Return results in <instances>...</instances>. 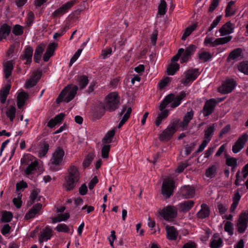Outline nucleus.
Segmentation results:
<instances>
[{"instance_id":"nucleus-29","label":"nucleus","mask_w":248,"mask_h":248,"mask_svg":"<svg viewBox=\"0 0 248 248\" xmlns=\"http://www.w3.org/2000/svg\"><path fill=\"white\" fill-rule=\"evenodd\" d=\"M89 80L88 77L85 75L78 76L77 78V83L80 89L82 90L85 88L88 84Z\"/></svg>"},{"instance_id":"nucleus-8","label":"nucleus","mask_w":248,"mask_h":248,"mask_svg":"<svg viewBox=\"0 0 248 248\" xmlns=\"http://www.w3.org/2000/svg\"><path fill=\"white\" fill-rule=\"evenodd\" d=\"M200 75L198 69L191 68L185 71L183 77L181 80V83L184 85H187L192 83Z\"/></svg>"},{"instance_id":"nucleus-20","label":"nucleus","mask_w":248,"mask_h":248,"mask_svg":"<svg viewBox=\"0 0 248 248\" xmlns=\"http://www.w3.org/2000/svg\"><path fill=\"white\" fill-rule=\"evenodd\" d=\"M216 102L214 99H210L207 100L203 107V113L204 116H207L211 114L216 106Z\"/></svg>"},{"instance_id":"nucleus-12","label":"nucleus","mask_w":248,"mask_h":248,"mask_svg":"<svg viewBox=\"0 0 248 248\" xmlns=\"http://www.w3.org/2000/svg\"><path fill=\"white\" fill-rule=\"evenodd\" d=\"M236 86V83L233 79H227L218 89V92L222 94L231 93Z\"/></svg>"},{"instance_id":"nucleus-55","label":"nucleus","mask_w":248,"mask_h":248,"mask_svg":"<svg viewBox=\"0 0 248 248\" xmlns=\"http://www.w3.org/2000/svg\"><path fill=\"white\" fill-rule=\"evenodd\" d=\"M224 230L229 235H232L233 233L232 223L230 221H227L224 225Z\"/></svg>"},{"instance_id":"nucleus-34","label":"nucleus","mask_w":248,"mask_h":248,"mask_svg":"<svg viewBox=\"0 0 248 248\" xmlns=\"http://www.w3.org/2000/svg\"><path fill=\"white\" fill-rule=\"evenodd\" d=\"M13 69V62L12 61H9L6 62L4 65V74L6 79L9 78L10 76Z\"/></svg>"},{"instance_id":"nucleus-37","label":"nucleus","mask_w":248,"mask_h":248,"mask_svg":"<svg viewBox=\"0 0 248 248\" xmlns=\"http://www.w3.org/2000/svg\"><path fill=\"white\" fill-rule=\"evenodd\" d=\"M11 27L7 24H3L0 28V41L6 38L9 34Z\"/></svg>"},{"instance_id":"nucleus-46","label":"nucleus","mask_w":248,"mask_h":248,"mask_svg":"<svg viewBox=\"0 0 248 248\" xmlns=\"http://www.w3.org/2000/svg\"><path fill=\"white\" fill-rule=\"evenodd\" d=\"M242 50L241 48H236L232 51L229 56V59L232 60L238 59L241 56Z\"/></svg>"},{"instance_id":"nucleus-4","label":"nucleus","mask_w":248,"mask_h":248,"mask_svg":"<svg viewBox=\"0 0 248 248\" xmlns=\"http://www.w3.org/2000/svg\"><path fill=\"white\" fill-rule=\"evenodd\" d=\"M78 89V87L76 85H70L66 86L57 99V103H59L62 101L68 103L71 101L75 96Z\"/></svg>"},{"instance_id":"nucleus-64","label":"nucleus","mask_w":248,"mask_h":248,"mask_svg":"<svg viewBox=\"0 0 248 248\" xmlns=\"http://www.w3.org/2000/svg\"><path fill=\"white\" fill-rule=\"evenodd\" d=\"M196 49V46L195 45H190L184 50V52L191 56Z\"/></svg>"},{"instance_id":"nucleus-53","label":"nucleus","mask_w":248,"mask_h":248,"mask_svg":"<svg viewBox=\"0 0 248 248\" xmlns=\"http://www.w3.org/2000/svg\"><path fill=\"white\" fill-rule=\"evenodd\" d=\"M110 146L109 144L104 143L101 151L102 156L103 158H107L108 157Z\"/></svg>"},{"instance_id":"nucleus-26","label":"nucleus","mask_w":248,"mask_h":248,"mask_svg":"<svg viewBox=\"0 0 248 248\" xmlns=\"http://www.w3.org/2000/svg\"><path fill=\"white\" fill-rule=\"evenodd\" d=\"M194 112L192 110L187 112L184 117L183 121L180 123V126L183 130L186 129L189 122L193 117Z\"/></svg>"},{"instance_id":"nucleus-60","label":"nucleus","mask_w":248,"mask_h":248,"mask_svg":"<svg viewBox=\"0 0 248 248\" xmlns=\"http://www.w3.org/2000/svg\"><path fill=\"white\" fill-rule=\"evenodd\" d=\"M48 150V145L47 144H45L44 146H42L40 151L38 153L39 156L40 157H44L46 153H47Z\"/></svg>"},{"instance_id":"nucleus-7","label":"nucleus","mask_w":248,"mask_h":248,"mask_svg":"<svg viewBox=\"0 0 248 248\" xmlns=\"http://www.w3.org/2000/svg\"><path fill=\"white\" fill-rule=\"evenodd\" d=\"M232 37L228 36L215 39L212 37H206L204 40L203 44L209 47H215L220 45L226 44L231 40Z\"/></svg>"},{"instance_id":"nucleus-57","label":"nucleus","mask_w":248,"mask_h":248,"mask_svg":"<svg viewBox=\"0 0 248 248\" xmlns=\"http://www.w3.org/2000/svg\"><path fill=\"white\" fill-rule=\"evenodd\" d=\"M55 230L58 232H67L69 231V228L66 224L61 223L56 227Z\"/></svg>"},{"instance_id":"nucleus-1","label":"nucleus","mask_w":248,"mask_h":248,"mask_svg":"<svg viewBox=\"0 0 248 248\" xmlns=\"http://www.w3.org/2000/svg\"><path fill=\"white\" fill-rule=\"evenodd\" d=\"M186 95V94L185 92H181L177 95L171 93L165 97L161 101L159 106V109L161 112L158 114L155 120V124L156 126H158L161 124L162 120L168 117L169 111L167 109L164 110L168 105L170 104L171 108H175L181 104Z\"/></svg>"},{"instance_id":"nucleus-16","label":"nucleus","mask_w":248,"mask_h":248,"mask_svg":"<svg viewBox=\"0 0 248 248\" xmlns=\"http://www.w3.org/2000/svg\"><path fill=\"white\" fill-rule=\"evenodd\" d=\"M248 176V163L245 165L241 171H238L236 174V180L235 184L238 186L241 185V182L243 181Z\"/></svg>"},{"instance_id":"nucleus-21","label":"nucleus","mask_w":248,"mask_h":248,"mask_svg":"<svg viewBox=\"0 0 248 248\" xmlns=\"http://www.w3.org/2000/svg\"><path fill=\"white\" fill-rule=\"evenodd\" d=\"M67 177L78 182L80 179V173L78 167L75 165H71L68 169Z\"/></svg>"},{"instance_id":"nucleus-24","label":"nucleus","mask_w":248,"mask_h":248,"mask_svg":"<svg viewBox=\"0 0 248 248\" xmlns=\"http://www.w3.org/2000/svg\"><path fill=\"white\" fill-rule=\"evenodd\" d=\"M57 46L58 44L56 43H52L48 45L43 57L44 62H46L49 60V58L53 55Z\"/></svg>"},{"instance_id":"nucleus-5","label":"nucleus","mask_w":248,"mask_h":248,"mask_svg":"<svg viewBox=\"0 0 248 248\" xmlns=\"http://www.w3.org/2000/svg\"><path fill=\"white\" fill-rule=\"evenodd\" d=\"M120 97L116 92L109 93L106 97L104 109L110 112L115 110L118 108Z\"/></svg>"},{"instance_id":"nucleus-48","label":"nucleus","mask_w":248,"mask_h":248,"mask_svg":"<svg viewBox=\"0 0 248 248\" xmlns=\"http://www.w3.org/2000/svg\"><path fill=\"white\" fill-rule=\"evenodd\" d=\"M196 25L193 24L192 25L186 28L184 31V33L182 37V39L185 40L186 38L196 28Z\"/></svg>"},{"instance_id":"nucleus-22","label":"nucleus","mask_w":248,"mask_h":248,"mask_svg":"<svg viewBox=\"0 0 248 248\" xmlns=\"http://www.w3.org/2000/svg\"><path fill=\"white\" fill-rule=\"evenodd\" d=\"M132 112V108L131 107L127 106H124L123 108V109L120 112V114L121 115H123V117L122 118V119L120 122L119 124V127H121L125 123V122L129 118L130 114Z\"/></svg>"},{"instance_id":"nucleus-47","label":"nucleus","mask_w":248,"mask_h":248,"mask_svg":"<svg viewBox=\"0 0 248 248\" xmlns=\"http://www.w3.org/2000/svg\"><path fill=\"white\" fill-rule=\"evenodd\" d=\"M115 134V130L112 129L109 131L105 137L104 138L103 140L104 143H107L109 144V143L112 141V138L113 137Z\"/></svg>"},{"instance_id":"nucleus-17","label":"nucleus","mask_w":248,"mask_h":248,"mask_svg":"<svg viewBox=\"0 0 248 248\" xmlns=\"http://www.w3.org/2000/svg\"><path fill=\"white\" fill-rule=\"evenodd\" d=\"M41 77V73L38 71H34L29 79H28L25 84L26 89L30 88L36 85L38 80Z\"/></svg>"},{"instance_id":"nucleus-27","label":"nucleus","mask_w":248,"mask_h":248,"mask_svg":"<svg viewBox=\"0 0 248 248\" xmlns=\"http://www.w3.org/2000/svg\"><path fill=\"white\" fill-rule=\"evenodd\" d=\"M10 88L11 85L8 83L5 87L0 91V102L1 104L5 103L7 95L9 93Z\"/></svg>"},{"instance_id":"nucleus-3","label":"nucleus","mask_w":248,"mask_h":248,"mask_svg":"<svg viewBox=\"0 0 248 248\" xmlns=\"http://www.w3.org/2000/svg\"><path fill=\"white\" fill-rule=\"evenodd\" d=\"M21 168L25 169V173L29 175L34 173L37 166V162L36 159L31 154L25 155L21 159Z\"/></svg>"},{"instance_id":"nucleus-13","label":"nucleus","mask_w":248,"mask_h":248,"mask_svg":"<svg viewBox=\"0 0 248 248\" xmlns=\"http://www.w3.org/2000/svg\"><path fill=\"white\" fill-rule=\"evenodd\" d=\"M248 225V213L243 212L240 214L237 222L236 227L238 232L243 233L247 229Z\"/></svg>"},{"instance_id":"nucleus-25","label":"nucleus","mask_w":248,"mask_h":248,"mask_svg":"<svg viewBox=\"0 0 248 248\" xmlns=\"http://www.w3.org/2000/svg\"><path fill=\"white\" fill-rule=\"evenodd\" d=\"M42 204L37 203L35 204L25 215V218L29 219L34 217L42 208Z\"/></svg>"},{"instance_id":"nucleus-2","label":"nucleus","mask_w":248,"mask_h":248,"mask_svg":"<svg viewBox=\"0 0 248 248\" xmlns=\"http://www.w3.org/2000/svg\"><path fill=\"white\" fill-rule=\"evenodd\" d=\"M65 155L64 150L61 147H58L54 151L52 157L48 163L49 169L53 171H58L61 169Z\"/></svg>"},{"instance_id":"nucleus-52","label":"nucleus","mask_w":248,"mask_h":248,"mask_svg":"<svg viewBox=\"0 0 248 248\" xmlns=\"http://www.w3.org/2000/svg\"><path fill=\"white\" fill-rule=\"evenodd\" d=\"M11 227L9 224L6 223L1 226V233L5 237H7L11 232Z\"/></svg>"},{"instance_id":"nucleus-40","label":"nucleus","mask_w":248,"mask_h":248,"mask_svg":"<svg viewBox=\"0 0 248 248\" xmlns=\"http://www.w3.org/2000/svg\"><path fill=\"white\" fill-rule=\"evenodd\" d=\"M194 204L193 201H185L179 204V207L183 212H187L191 209Z\"/></svg>"},{"instance_id":"nucleus-28","label":"nucleus","mask_w":248,"mask_h":248,"mask_svg":"<svg viewBox=\"0 0 248 248\" xmlns=\"http://www.w3.org/2000/svg\"><path fill=\"white\" fill-rule=\"evenodd\" d=\"M45 47L46 46L44 44H41L36 47L34 55V60L36 62H38L40 60Z\"/></svg>"},{"instance_id":"nucleus-41","label":"nucleus","mask_w":248,"mask_h":248,"mask_svg":"<svg viewBox=\"0 0 248 248\" xmlns=\"http://www.w3.org/2000/svg\"><path fill=\"white\" fill-rule=\"evenodd\" d=\"M217 166L215 165L209 167L206 170L205 176L210 178L214 177L217 173Z\"/></svg>"},{"instance_id":"nucleus-36","label":"nucleus","mask_w":248,"mask_h":248,"mask_svg":"<svg viewBox=\"0 0 248 248\" xmlns=\"http://www.w3.org/2000/svg\"><path fill=\"white\" fill-rule=\"evenodd\" d=\"M33 49L32 47L29 46L25 50L22 58L26 60V63L29 64L31 62Z\"/></svg>"},{"instance_id":"nucleus-62","label":"nucleus","mask_w":248,"mask_h":248,"mask_svg":"<svg viewBox=\"0 0 248 248\" xmlns=\"http://www.w3.org/2000/svg\"><path fill=\"white\" fill-rule=\"evenodd\" d=\"M82 49H78L76 53L74 54L73 56L71 58L70 62V65H72L79 58L80 56L81 52H82Z\"/></svg>"},{"instance_id":"nucleus-61","label":"nucleus","mask_w":248,"mask_h":248,"mask_svg":"<svg viewBox=\"0 0 248 248\" xmlns=\"http://www.w3.org/2000/svg\"><path fill=\"white\" fill-rule=\"evenodd\" d=\"M13 32L16 35H19L23 33V27L19 25H16L14 26Z\"/></svg>"},{"instance_id":"nucleus-43","label":"nucleus","mask_w":248,"mask_h":248,"mask_svg":"<svg viewBox=\"0 0 248 248\" xmlns=\"http://www.w3.org/2000/svg\"><path fill=\"white\" fill-rule=\"evenodd\" d=\"M215 130V124L209 125L204 130V138L211 140V137Z\"/></svg>"},{"instance_id":"nucleus-9","label":"nucleus","mask_w":248,"mask_h":248,"mask_svg":"<svg viewBox=\"0 0 248 248\" xmlns=\"http://www.w3.org/2000/svg\"><path fill=\"white\" fill-rule=\"evenodd\" d=\"M177 122L170 123L167 127L160 134L159 138L160 140L168 141L176 131Z\"/></svg>"},{"instance_id":"nucleus-11","label":"nucleus","mask_w":248,"mask_h":248,"mask_svg":"<svg viewBox=\"0 0 248 248\" xmlns=\"http://www.w3.org/2000/svg\"><path fill=\"white\" fill-rule=\"evenodd\" d=\"M248 140V135L244 133L241 135L232 147V151L236 154L239 152L245 146Z\"/></svg>"},{"instance_id":"nucleus-18","label":"nucleus","mask_w":248,"mask_h":248,"mask_svg":"<svg viewBox=\"0 0 248 248\" xmlns=\"http://www.w3.org/2000/svg\"><path fill=\"white\" fill-rule=\"evenodd\" d=\"M181 194L185 199L192 198L195 194V187L191 186H185L181 188Z\"/></svg>"},{"instance_id":"nucleus-32","label":"nucleus","mask_w":248,"mask_h":248,"mask_svg":"<svg viewBox=\"0 0 248 248\" xmlns=\"http://www.w3.org/2000/svg\"><path fill=\"white\" fill-rule=\"evenodd\" d=\"M64 117V115L61 113L57 115L54 118L51 119L48 123L47 126L50 128L54 127L55 125L59 124L62 121Z\"/></svg>"},{"instance_id":"nucleus-39","label":"nucleus","mask_w":248,"mask_h":248,"mask_svg":"<svg viewBox=\"0 0 248 248\" xmlns=\"http://www.w3.org/2000/svg\"><path fill=\"white\" fill-rule=\"evenodd\" d=\"M69 214L68 213L58 214L55 217H51L52 223L55 224L57 222H60L62 221H65L69 218Z\"/></svg>"},{"instance_id":"nucleus-23","label":"nucleus","mask_w":248,"mask_h":248,"mask_svg":"<svg viewBox=\"0 0 248 248\" xmlns=\"http://www.w3.org/2000/svg\"><path fill=\"white\" fill-rule=\"evenodd\" d=\"M223 246V240L220 235L216 233L212 237L210 246L211 248H220Z\"/></svg>"},{"instance_id":"nucleus-15","label":"nucleus","mask_w":248,"mask_h":248,"mask_svg":"<svg viewBox=\"0 0 248 248\" xmlns=\"http://www.w3.org/2000/svg\"><path fill=\"white\" fill-rule=\"evenodd\" d=\"M233 25L230 21L226 22L219 30L218 32L220 33L219 36H223L229 35L233 32ZM217 31L215 33L217 37L219 36L217 34Z\"/></svg>"},{"instance_id":"nucleus-31","label":"nucleus","mask_w":248,"mask_h":248,"mask_svg":"<svg viewBox=\"0 0 248 248\" xmlns=\"http://www.w3.org/2000/svg\"><path fill=\"white\" fill-rule=\"evenodd\" d=\"M197 217L200 218H204L209 215V209L205 203L201 205V209L197 213Z\"/></svg>"},{"instance_id":"nucleus-42","label":"nucleus","mask_w":248,"mask_h":248,"mask_svg":"<svg viewBox=\"0 0 248 248\" xmlns=\"http://www.w3.org/2000/svg\"><path fill=\"white\" fill-rule=\"evenodd\" d=\"M234 3L235 1H231L228 3L225 10L226 16H232L234 14Z\"/></svg>"},{"instance_id":"nucleus-50","label":"nucleus","mask_w":248,"mask_h":248,"mask_svg":"<svg viewBox=\"0 0 248 248\" xmlns=\"http://www.w3.org/2000/svg\"><path fill=\"white\" fill-rule=\"evenodd\" d=\"M226 163L228 166L232 168V170H234L237 166V160L235 158L229 157L226 158Z\"/></svg>"},{"instance_id":"nucleus-63","label":"nucleus","mask_w":248,"mask_h":248,"mask_svg":"<svg viewBox=\"0 0 248 248\" xmlns=\"http://www.w3.org/2000/svg\"><path fill=\"white\" fill-rule=\"evenodd\" d=\"M27 187V184L24 182L23 181H21L20 182L17 183L16 185V189L17 193H21L20 191L21 190H23L25 188Z\"/></svg>"},{"instance_id":"nucleus-54","label":"nucleus","mask_w":248,"mask_h":248,"mask_svg":"<svg viewBox=\"0 0 248 248\" xmlns=\"http://www.w3.org/2000/svg\"><path fill=\"white\" fill-rule=\"evenodd\" d=\"M167 4L164 0H161L159 6L158 13L160 15H164L166 11Z\"/></svg>"},{"instance_id":"nucleus-59","label":"nucleus","mask_w":248,"mask_h":248,"mask_svg":"<svg viewBox=\"0 0 248 248\" xmlns=\"http://www.w3.org/2000/svg\"><path fill=\"white\" fill-rule=\"evenodd\" d=\"M221 18L222 17L221 16H218L215 18V19L214 20L208 29V31H211L217 26L218 23L220 22Z\"/></svg>"},{"instance_id":"nucleus-6","label":"nucleus","mask_w":248,"mask_h":248,"mask_svg":"<svg viewBox=\"0 0 248 248\" xmlns=\"http://www.w3.org/2000/svg\"><path fill=\"white\" fill-rule=\"evenodd\" d=\"M159 215L166 220H171L176 217L177 215V208L172 205H167L158 210Z\"/></svg>"},{"instance_id":"nucleus-56","label":"nucleus","mask_w":248,"mask_h":248,"mask_svg":"<svg viewBox=\"0 0 248 248\" xmlns=\"http://www.w3.org/2000/svg\"><path fill=\"white\" fill-rule=\"evenodd\" d=\"M22 194L21 193H17V195L13 199V202L14 205L17 208H19L22 204L21 197Z\"/></svg>"},{"instance_id":"nucleus-45","label":"nucleus","mask_w":248,"mask_h":248,"mask_svg":"<svg viewBox=\"0 0 248 248\" xmlns=\"http://www.w3.org/2000/svg\"><path fill=\"white\" fill-rule=\"evenodd\" d=\"M16 109L14 106H10L6 111V115L11 122H13L15 117Z\"/></svg>"},{"instance_id":"nucleus-35","label":"nucleus","mask_w":248,"mask_h":248,"mask_svg":"<svg viewBox=\"0 0 248 248\" xmlns=\"http://www.w3.org/2000/svg\"><path fill=\"white\" fill-rule=\"evenodd\" d=\"M28 97V94L25 92L18 93L17 95V106L18 108H20L24 106Z\"/></svg>"},{"instance_id":"nucleus-33","label":"nucleus","mask_w":248,"mask_h":248,"mask_svg":"<svg viewBox=\"0 0 248 248\" xmlns=\"http://www.w3.org/2000/svg\"><path fill=\"white\" fill-rule=\"evenodd\" d=\"M167 238L169 240H175L177 238L178 232L173 226L166 227Z\"/></svg>"},{"instance_id":"nucleus-30","label":"nucleus","mask_w":248,"mask_h":248,"mask_svg":"<svg viewBox=\"0 0 248 248\" xmlns=\"http://www.w3.org/2000/svg\"><path fill=\"white\" fill-rule=\"evenodd\" d=\"M77 183V182L66 177L65 178L63 187L66 191H70L75 188Z\"/></svg>"},{"instance_id":"nucleus-58","label":"nucleus","mask_w":248,"mask_h":248,"mask_svg":"<svg viewBox=\"0 0 248 248\" xmlns=\"http://www.w3.org/2000/svg\"><path fill=\"white\" fill-rule=\"evenodd\" d=\"M170 82V78L169 77H166L163 78L158 83V86L160 90L163 89L166 87Z\"/></svg>"},{"instance_id":"nucleus-51","label":"nucleus","mask_w":248,"mask_h":248,"mask_svg":"<svg viewBox=\"0 0 248 248\" xmlns=\"http://www.w3.org/2000/svg\"><path fill=\"white\" fill-rule=\"evenodd\" d=\"M211 57V54L207 51H202L199 54V59L203 62L208 61Z\"/></svg>"},{"instance_id":"nucleus-44","label":"nucleus","mask_w":248,"mask_h":248,"mask_svg":"<svg viewBox=\"0 0 248 248\" xmlns=\"http://www.w3.org/2000/svg\"><path fill=\"white\" fill-rule=\"evenodd\" d=\"M1 218L0 222H9L13 218V214L9 211H4L1 213Z\"/></svg>"},{"instance_id":"nucleus-10","label":"nucleus","mask_w":248,"mask_h":248,"mask_svg":"<svg viewBox=\"0 0 248 248\" xmlns=\"http://www.w3.org/2000/svg\"><path fill=\"white\" fill-rule=\"evenodd\" d=\"M174 182L173 179L166 178L163 182L161 192L162 195L167 198L170 197L174 189Z\"/></svg>"},{"instance_id":"nucleus-49","label":"nucleus","mask_w":248,"mask_h":248,"mask_svg":"<svg viewBox=\"0 0 248 248\" xmlns=\"http://www.w3.org/2000/svg\"><path fill=\"white\" fill-rule=\"evenodd\" d=\"M238 69L245 75H248V61L240 63L238 65Z\"/></svg>"},{"instance_id":"nucleus-38","label":"nucleus","mask_w":248,"mask_h":248,"mask_svg":"<svg viewBox=\"0 0 248 248\" xmlns=\"http://www.w3.org/2000/svg\"><path fill=\"white\" fill-rule=\"evenodd\" d=\"M179 68V64L177 62H170L167 67V73L169 75H174Z\"/></svg>"},{"instance_id":"nucleus-19","label":"nucleus","mask_w":248,"mask_h":248,"mask_svg":"<svg viewBox=\"0 0 248 248\" xmlns=\"http://www.w3.org/2000/svg\"><path fill=\"white\" fill-rule=\"evenodd\" d=\"M52 236V230L49 227L47 226L40 232L39 242L40 244H42L44 242L50 239Z\"/></svg>"},{"instance_id":"nucleus-14","label":"nucleus","mask_w":248,"mask_h":248,"mask_svg":"<svg viewBox=\"0 0 248 248\" xmlns=\"http://www.w3.org/2000/svg\"><path fill=\"white\" fill-rule=\"evenodd\" d=\"M75 3V1L74 0H72L66 2V3L63 4L59 8L55 10L53 13L52 16L54 17H59L62 16L64 14L68 12L69 10L73 6Z\"/></svg>"}]
</instances>
